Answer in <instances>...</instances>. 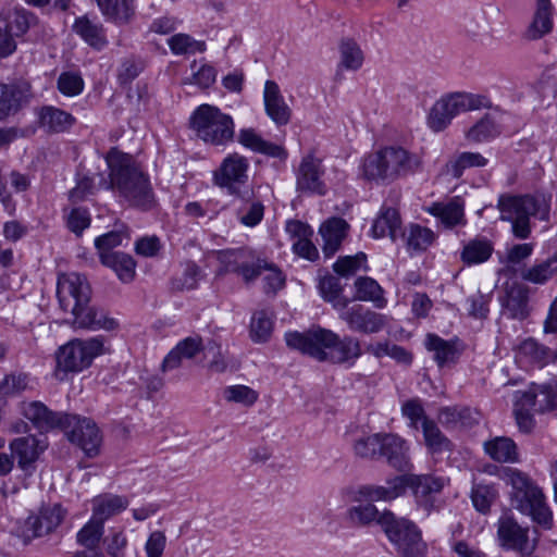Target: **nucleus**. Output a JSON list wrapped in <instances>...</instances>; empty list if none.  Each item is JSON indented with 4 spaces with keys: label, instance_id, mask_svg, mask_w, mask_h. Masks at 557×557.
Returning <instances> with one entry per match:
<instances>
[{
    "label": "nucleus",
    "instance_id": "f257e3e1",
    "mask_svg": "<svg viewBox=\"0 0 557 557\" xmlns=\"http://www.w3.org/2000/svg\"><path fill=\"white\" fill-rule=\"evenodd\" d=\"M286 345L318 361L351 367L361 357L360 342L352 336L341 337L335 332L313 325L306 332L285 334Z\"/></svg>",
    "mask_w": 557,
    "mask_h": 557
},
{
    "label": "nucleus",
    "instance_id": "f03ea898",
    "mask_svg": "<svg viewBox=\"0 0 557 557\" xmlns=\"http://www.w3.org/2000/svg\"><path fill=\"white\" fill-rule=\"evenodd\" d=\"M107 164L109 178H101L99 188L117 190L131 206L150 210L154 206V196L147 175L135 166L127 154L114 149L109 151Z\"/></svg>",
    "mask_w": 557,
    "mask_h": 557
},
{
    "label": "nucleus",
    "instance_id": "7ed1b4c3",
    "mask_svg": "<svg viewBox=\"0 0 557 557\" xmlns=\"http://www.w3.org/2000/svg\"><path fill=\"white\" fill-rule=\"evenodd\" d=\"M500 478L511 487L512 506L521 513L530 516L542 528L552 529L553 513L546 503V497L530 475L517 468L505 467Z\"/></svg>",
    "mask_w": 557,
    "mask_h": 557
},
{
    "label": "nucleus",
    "instance_id": "20e7f679",
    "mask_svg": "<svg viewBox=\"0 0 557 557\" xmlns=\"http://www.w3.org/2000/svg\"><path fill=\"white\" fill-rule=\"evenodd\" d=\"M500 220L511 224L516 238L527 239L531 235V218L548 220L549 200L544 195L502 194L497 200Z\"/></svg>",
    "mask_w": 557,
    "mask_h": 557
},
{
    "label": "nucleus",
    "instance_id": "39448f33",
    "mask_svg": "<svg viewBox=\"0 0 557 557\" xmlns=\"http://www.w3.org/2000/svg\"><path fill=\"white\" fill-rule=\"evenodd\" d=\"M421 165L417 154L401 147H385L366 156L362 160V176L376 183H392L401 176L416 172Z\"/></svg>",
    "mask_w": 557,
    "mask_h": 557
},
{
    "label": "nucleus",
    "instance_id": "423d86ee",
    "mask_svg": "<svg viewBox=\"0 0 557 557\" xmlns=\"http://www.w3.org/2000/svg\"><path fill=\"white\" fill-rule=\"evenodd\" d=\"M380 527L400 557H424L428 545L419 527L408 518L384 510Z\"/></svg>",
    "mask_w": 557,
    "mask_h": 557
},
{
    "label": "nucleus",
    "instance_id": "0eeeda50",
    "mask_svg": "<svg viewBox=\"0 0 557 557\" xmlns=\"http://www.w3.org/2000/svg\"><path fill=\"white\" fill-rule=\"evenodd\" d=\"M190 127L199 139L212 146H226L235 137L233 117L218 107L207 103L193 112Z\"/></svg>",
    "mask_w": 557,
    "mask_h": 557
},
{
    "label": "nucleus",
    "instance_id": "6e6552de",
    "mask_svg": "<svg viewBox=\"0 0 557 557\" xmlns=\"http://www.w3.org/2000/svg\"><path fill=\"white\" fill-rule=\"evenodd\" d=\"M490 108L492 101L485 95L454 92L442 97L433 104L428 116V125L434 132H442L460 113Z\"/></svg>",
    "mask_w": 557,
    "mask_h": 557
},
{
    "label": "nucleus",
    "instance_id": "1a4fd4ad",
    "mask_svg": "<svg viewBox=\"0 0 557 557\" xmlns=\"http://www.w3.org/2000/svg\"><path fill=\"white\" fill-rule=\"evenodd\" d=\"M104 352V339L95 336L88 339H72L55 352V375L78 373L88 368L92 360Z\"/></svg>",
    "mask_w": 557,
    "mask_h": 557
},
{
    "label": "nucleus",
    "instance_id": "9d476101",
    "mask_svg": "<svg viewBox=\"0 0 557 557\" xmlns=\"http://www.w3.org/2000/svg\"><path fill=\"white\" fill-rule=\"evenodd\" d=\"M220 267L218 275L235 273L246 284L255 282L261 274L267 260L249 248L224 249L216 251Z\"/></svg>",
    "mask_w": 557,
    "mask_h": 557
},
{
    "label": "nucleus",
    "instance_id": "9b49d317",
    "mask_svg": "<svg viewBox=\"0 0 557 557\" xmlns=\"http://www.w3.org/2000/svg\"><path fill=\"white\" fill-rule=\"evenodd\" d=\"M248 169L249 161L246 157L237 152L228 153L213 172V183L228 195L244 200L248 194L244 191L248 182Z\"/></svg>",
    "mask_w": 557,
    "mask_h": 557
},
{
    "label": "nucleus",
    "instance_id": "f8f14e48",
    "mask_svg": "<svg viewBox=\"0 0 557 557\" xmlns=\"http://www.w3.org/2000/svg\"><path fill=\"white\" fill-rule=\"evenodd\" d=\"M61 430L65 432L70 442L77 445L86 456L95 457L99 454L102 435L91 419L67 413Z\"/></svg>",
    "mask_w": 557,
    "mask_h": 557
},
{
    "label": "nucleus",
    "instance_id": "ddd939ff",
    "mask_svg": "<svg viewBox=\"0 0 557 557\" xmlns=\"http://www.w3.org/2000/svg\"><path fill=\"white\" fill-rule=\"evenodd\" d=\"M404 493L409 487L417 504L428 513L438 508L436 496L443 491L448 480L444 476L433 474H410L401 475Z\"/></svg>",
    "mask_w": 557,
    "mask_h": 557
},
{
    "label": "nucleus",
    "instance_id": "4468645a",
    "mask_svg": "<svg viewBox=\"0 0 557 557\" xmlns=\"http://www.w3.org/2000/svg\"><path fill=\"white\" fill-rule=\"evenodd\" d=\"M47 448V438L35 434L18 436L9 443L10 453L26 479L34 475L37 461Z\"/></svg>",
    "mask_w": 557,
    "mask_h": 557
},
{
    "label": "nucleus",
    "instance_id": "2eb2a0df",
    "mask_svg": "<svg viewBox=\"0 0 557 557\" xmlns=\"http://www.w3.org/2000/svg\"><path fill=\"white\" fill-rule=\"evenodd\" d=\"M57 297L60 307L72 314L90 300V286L84 275L78 273L61 274L57 283Z\"/></svg>",
    "mask_w": 557,
    "mask_h": 557
},
{
    "label": "nucleus",
    "instance_id": "dca6fc26",
    "mask_svg": "<svg viewBox=\"0 0 557 557\" xmlns=\"http://www.w3.org/2000/svg\"><path fill=\"white\" fill-rule=\"evenodd\" d=\"M324 173L321 159L313 153L302 157L295 172L297 191L318 196L326 195L327 187L323 181Z\"/></svg>",
    "mask_w": 557,
    "mask_h": 557
},
{
    "label": "nucleus",
    "instance_id": "f3484780",
    "mask_svg": "<svg viewBox=\"0 0 557 557\" xmlns=\"http://www.w3.org/2000/svg\"><path fill=\"white\" fill-rule=\"evenodd\" d=\"M497 539L505 549L533 553L536 540H530L529 528L521 527L510 513L500 516L497 522Z\"/></svg>",
    "mask_w": 557,
    "mask_h": 557
},
{
    "label": "nucleus",
    "instance_id": "a211bd4d",
    "mask_svg": "<svg viewBox=\"0 0 557 557\" xmlns=\"http://www.w3.org/2000/svg\"><path fill=\"white\" fill-rule=\"evenodd\" d=\"M339 318L347 323L351 331L364 334L379 333L388 323L385 314L372 311L361 305L348 307L346 302L343 304Z\"/></svg>",
    "mask_w": 557,
    "mask_h": 557
},
{
    "label": "nucleus",
    "instance_id": "6ab92c4d",
    "mask_svg": "<svg viewBox=\"0 0 557 557\" xmlns=\"http://www.w3.org/2000/svg\"><path fill=\"white\" fill-rule=\"evenodd\" d=\"M65 516L66 510L60 504L45 505L38 513L26 519L25 530L32 533V537L49 535L60 527Z\"/></svg>",
    "mask_w": 557,
    "mask_h": 557
},
{
    "label": "nucleus",
    "instance_id": "aec40b11",
    "mask_svg": "<svg viewBox=\"0 0 557 557\" xmlns=\"http://www.w3.org/2000/svg\"><path fill=\"white\" fill-rule=\"evenodd\" d=\"M379 458L383 457L387 463L399 472L412 469L407 441L394 433H382Z\"/></svg>",
    "mask_w": 557,
    "mask_h": 557
},
{
    "label": "nucleus",
    "instance_id": "412c9836",
    "mask_svg": "<svg viewBox=\"0 0 557 557\" xmlns=\"http://www.w3.org/2000/svg\"><path fill=\"white\" fill-rule=\"evenodd\" d=\"M72 29L84 42L98 51L109 44L107 29L97 16L85 14L76 17Z\"/></svg>",
    "mask_w": 557,
    "mask_h": 557
},
{
    "label": "nucleus",
    "instance_id": "4be33fe9",
    "mask_svg": "<svg viewBox=\"0 0 557 557\" xmlns=\"http://www.w3.org/2000/svg\"><path fill=\"white\" fill-rule=\"evenodd\" d=\"M22 414L40 431L61 429L67 413L54 412L44 403L34 400L22 404Z\"/></svg>",
    "mask_w": 557,
    "mask_h": 557
},
{
    "label": "nucleus",
    "instance_id": "5701e85b",
    "mask_svg": "<svg viewBox=\"0 0 557 557\" xmlns=\"http://www.w3.org/2000/svg\"><path fill=\"white\" fill-rule=\"evenodd\" d=\"M72 315L75 329L113 331L119 326V322L110 317L106 310L89 306V302L81 306Z\"/></svg>",
    "mask_w": 557,
    "mask_h": 557
},
{
    "label": "nucleus",
    "instance_id": "b1692460",
    "mask_svg": "<svg viewBox=\"0 0 557 557\" xmlns=\"http://www.w3.org/2000/svg\"><path fill=\"white\" fill-rule=\"evenodd\" d=\"M237 141L252 152L264 154L269 158L285 161L288 157L286 149L277 144L268 141L252 127L242 128L237 134Z\"/></svg>",
    "mask_w": 557,
    "mask_h": 557
},
{
    "label": "nucleus",
    "instance_id": "393cba45",
    "mask_svg": "<svg viewBox=\"0 0 557 557\" xmlns=\"http://www.w3.org/2000/svg\"><path fill=\"white\" fill-rule=\"evenodd\" d=\"M424 345L429 351L433 352V359L440 368L455 363L462 351L458 338L444 339L433 333L426 335Z\"/></svg>",
    "mask_w": 557,
    "mask_h": 557
},
{
    "label": "nucleus",
    "instance_id": "a878e982",
    "mask_svg": "<svg viewBox=\"0 0 557 557\" xmlns=\"http://www.w3.org/2000/svg\"><path fill=\"white\" fill-rule=\"evenodd\" d=\"M30 97L27 82L0 84V121L15 113Z\"/></svg>",
    "mask_w": 557,
    "mask_h": 557
},
{
    "label": "nucleus",
    "instance_id": "bb28decb",
    "mask_svg": "<svg viewBox=\"0 0 557 557\" xmlns=\"http://www.w3.org/2000/svg\"><path fill=\"white\" fill-rule=\"evenodd\" d=\"M264 108L268 116L277 125H286L290 121L292 110L284 100L278 85L267 81L263 90Z\"/></svg>",
    "mask_w": 557,
    "mask_h": 557
},
{
    "label": "nucleus",
    "instance_id": "cd10ccee",
    "mask_svg": "<svg viewBox=\"0 0 557 557\" xmlns=\"http://www.w3.org/2000/svg\"><path fill=\"white\" fill-rule=\"evenodd\" d=\"M487 163L488 160L480 152H457L449 157L442 170V173L454 180H459L467 170L484 168Z\"/></svg>",
    "mask_w": 557,
    "mask_h": 557
},
{
    "label": "nucleus",
    "instance_id": "c85d7f7f",
    "mask_svg": "<svg viewBox=\"0 0 557 557\" xmlns=\"http://www.w3.org/2000/svg\"><path fill=\"white\" fill-rule=\"evenodd\" d=\"M426 211L438 219L446 228H453L459 225L463 226L467 223L465 219V206L458 197L447 202H433Z\"/></svg>",
    "mask_w": 557,
    "mask_h": 557
},
{
    "label": "nucleus",
    "instance_id": "c756f323",
    "mask_svg": "<svg viewBox=\"0 0 557 557\" xmlns=\"http://www.w3.org/2000/svg\"><path fill=\"white\" fill-rule=\"evenodd\" d=\"M437 418L446 429H470L480 422V412L469 407H443Z\"/></svg>",
    "mask_w": 557,
    "mask_h": 557
},
{
    "label": "nucleus",
    "instance_id": "7c9ffc66",
    "mask_svg": "<svg viewBox=\"0 0 557 557\" xmlns=\"http://www.w3.org/2000/svg\"><path fill=\"white\" fill-rule=\"evenodd\" d=\"M107 22L122 26L135 16V0H94Z\"/></svg>",
    "mask_w": 557,
    "mask_h": 557
},
{
    "label": "nucleus",
    "instance_id": "2f4dec72",
    "mask_svg": "<svg viewBox=\"0 0 557 557\" xmlns=\"http://www.w3.org/2000/svg\"><path fill=\"white\" fill-rule=\"evenodd\" d=\"M516 356L520 361L543 368L549 362L557 360V350L553 351L530 337L519 344Z\"/></svg>",
    "mask_w": 557,
    "mask_h": 557
},
{
    "label": "nucleus",
    "instance_id": "473e14b6",
    "mask_svg": "<svg viewBox=\"0 0 557 557\" xmlns=\"http://www.w3.org/2000/svg\"><path fill=\"white\" fill-rule=\"evenodd\" d=\"M522 404L529 407H537L541 413L557 409V385L544 383L532 385V387L522 393Z\"/></svg>",
    "mask_w": 557,
    "mask_h": 557
},
{
    "label": "nucleus",
    "instance_id": "72a5a7b5",
    "mask_svg": "<svg viewBox=\"0 0 557 557\" xmlns=\"http://www.w3.org/2000/svg\"><path fill=\"white\" fill-rule=\"evenodd\" d=\"M357 494L368 503L373 502H391L404 495V485L401 475L394 476L386 481V485H362Z\"/></svg>",
    "mask_w": 557,
    "mask_h": 557
},
{
    "label": "nucleus",
    "instance_id": "f704fd0d",
    "mask_svg": "<svg viewBox=\"0 0 557 557\" xmlns=\"http://www.w3.org/2000/svg\"><path fill=\"white\" fill-rule=\"evenodd\" d=\"M202 350V341L200 337H186L180 341L176 346L170 350L162 362V370L169 371L182 366L183 360L193 359Z\"/></svg>",
    "mask_w": 557,
    "mask_h": 557
},
{
    "label": "nucleus",
    "instance_id": "c9c22d12",
    "mask_svg": "<svg viewBox=\"0 0 557 557\" xmlns=\"http://www.w3.org/2000/svg\"><path fill=\"white\" fill-rule=\"evenodd\" d=\"M347 230V222L341 218L329 219L320 226L325 257H332L339 249Z\"/></svg>",
    "mask_w": 557,
    "mask_h": 557
},
{
    "label": "nucleus",
    "instance_id": "e433bc0d",
    "mask_svg": "<svg viewBox=\"0 0 557 557\" xmlns=\"http://www.w3.org/2000/svg\"><path fill=\"white\" fill-rule=\"evenodd\" d=\"M502 304L511 319L524 320L530 313L528 288L521 284H512L506 289Z\"/></svg>",
    "mask_w": 557,
    "mask_h": 557
},
{
    "label": "nucleus",
    "instance_id": "4c0bfd02",
    "mask_svg": "<svg viewBox=\"0 0 557 557\" xmlns=\"http://www.w3.org/2000/svg\"><path fill=\"white\" fill-rule=\"evenodd\" d=\"M364 62V53L356 39L344 37L338 41L337 71H359Z\"/></svg>",
    "mask_w": 557,
    "mask_h": 557
},
{
    "label": "nucleus",
    "instance_id": "58836bf2",
    "mask_svg": "<svg viewBox=\"0 0 557 557\" xmlns=\"http://www.w3.org/2000/svg\"><path fill=\"white\" fill-rule=\"evenodd\" d=\"M129 505L125 496L103 494L92 500V517L104 524V521L122 512Z\"/></svg>",
    "mask_w": 557,
    "mask_h": 557
},
{
    "label": "nucleus",
    "instance_id": "ea45409f",
    "mask_svg": "<svg viewBox=\"0 0 557 557\" xmlns=\"http://www.w3.org/2000/svg\"><path fill=\"white\" fill-rule=\"evenodd\" d=\"M371 232L375 238L389 236L392 240H395L398 235H403L398 211L394 208L382 207L372 224Z\"/></svg>",
    "mask_w": 557,
    "mask_h": 557
},
{
    "label": "nucleus",
    "instance_id": "a19ab883",
    "mask_svg": "<svg viewBox=\"0 0 557 557\" xmlns=\"http://www.w3.org/2000/svg\"><path fill=\"white\" fill-rule=\"evenodd\" d=\"M500 133V125L486 113L465 132V138L471 144H482L495 139Z\"/></svg>",
    "mask_w": 557,
    "mask_h": 557
},
{
    "label": "nucleus",
    "instance_id": "79ce46f5",
    "mask_svg": "<svg viewBox=\"0 0 557 557\" xmlns=\"http://www.w3.org/2000/svg\"><path fill=\"white\" fill-rule=\"evenodd\" d=\"M484 451L497 462L516 463L519 461L517 444L506 436H496L484 443Z\"/></svg>",
    "mask_w": 557,
    "mask_h": 557
},
{
    "label": "nucleus",
    "instance_id": "37998d69",
    "mask_svg": "<svg viewBox=\"0 0 557 557\" xmlns=\"http://www.w3.org/2000/svg\"><path fill=\"white\" fill-rule=\"evenodd\" d=\"M39 120L41 126L52 133L65 132L76 122V119L71 113L52 106L41 108Z\"/></svg>",
    "mask_w": 557,
    "mask_h": 557
},
{
    "label": "nucleus",
    "instance_id": "c03bdc74",
    "mask_svg": "<svg viewBox=\"0 0 557 557\" xmlns=\"http://www.w3.org/2000/svg\"><path fill=\"white\" fill-rule=\"evenodd\" d=\"M553 28L550 0H536V11L528 27L527 37L536 40L550 33Z\"/></svg>",
    "mask_w": 557,
    "mask_h": 557
},
{
    "label": "nucleus",
    "instance_id": "a18cd8bd",
    "mask_svg": "<svg viewBox=\"0 0 557 557\" xmlns=\"http://www.w3.org/2000/svg\"><path fill=\"white\" fill-rule=\"evenodd\" d=\"M494 251L493 243L485 237H475L465 244L460 259L467 265H475L487 261Z\"/></svg>",
    "mask_w": 557,
    "mask_h": 557
},
{
    "label": "nucleus",
    "instance_id": "49530a36",
    "mask_svg": "<svg viewBox=\"0 0 557 557\" xmlns=\"http://www.w3.org/2000/svg\"><path fill=\"white\" fill-rule=\"evenodd\" d=\"M100 262L112 269L123 283H131L136 274V261L125 252H114V255H104Z\"/></svg>",
    "mask_w": 557,
    "mask_h": 557
},
{
    "label": "nucleus",
    "instance_id": "de8ad7c7",
    "mask_svg": "<svg viewBox=\"0 0 557 557\" xmlns=\"http://www.w3.org/2000/svg\"><path fill=\"white\" fill-rule=\"evenodd\" d=\"M355 299L373 302L374 307L377 309H383L386 307L387 300L384 297V290L372 277H358L355 282Z\"/></svg>",
    "mask_w": 557,
    "mask_h": 557
},
{
    "label": "nucleus",
    "instance_id": "09e8293b",
    "mask_svg": "<svg viewBox=\"0 0 557 557\" xmlns=\"http://www.w3.org/2000/svg\"><path fill=\"white\" fill-rule=\"evenodd\" d=\"M557 274V251L547 259L535 262L522 272L521 277L532 284L543 285Z\"/></svg>",
    "mask_w": 557,
    "mask_h": 557
},
{
    "label": "nucleus",
    "instance_id": "8fccbe9b",
    "mask_svg": "<svg viewBox=\"0 0 557 557\" xmlns=\"http://www.w3.org/2000/svg\"><path fill=\"white\" fill-rule=\"evenodd\" d=\"M15 37L23 36L30 27L37 24V16L25 9H15L4 18L0 20Z\"/></svg>",
    "mask_w": 557,
    "mask_h": 557
},
{
    "label": "nucleus",
    "instance_id": "3c124183",
    "mask_svg": "<svg viewBox=\"0 0 557 557\" xmlns=\"http://www.w3.org/2000/svg\"><path fill=\"white\" fill-rule=\"evenodd\" d=\"M383 511L380 512L376 506L371 503L358 504L349 507L346 517L350 524L355 527H367L373 522L380 525Z\"/></svg>",
    "mask_w": 557,
    "mask_h": 557
},
{
    "label": "nucleus",
    "instance_id": "603ef678",
    "mask_svg": "<svg viewBox=\"0 0 557 557\" xmlns=\"http://www.w3.org/2000/svg\"><path fill=\"white\" fill-rule=\"evenodd\" d=\"M128 227L121 224L115 230L102 234L95 239V247L100 260L104 255H114L113 248L123 245L124 240H129Z\"/></svg>",
    "mask_w": 557,
    "mask_h": 557
},
{
    "label": "nucleus",
    "instance_id": "864d4df0",
    "mask_svg": "<svg viewBox=\"0 0 557 557\" xmlns=\"http://www.w3.org/2000/svg\"><path fill=\"white\" fill-rule=\"evenodd\" d=\"M426 448L432 454H441L451 449L450 441L443 434L433 420H424L421 428Z\"/></svg>",
    "mask_w": 557,
    "mask_h": 557
},
{
    "label": "nucleus",
    "instance_id": "5fc2aeb1",
    "mask_svg": "<svg viewBox=\"0 0 557 557\" xmlns=\"http://www.w3.org/2000/svg\"><path fill=\"white\" fill-rule=\"evenodd\" d=\"M367 351L373 355L375 358H383L385 356L391 357L396 362L409 366L412 362V354L409 352L404 347L391 344L389 342H379L375 344H370L367 347Z\"/></svg>",
    "mask_w": 557,
    "mask_h": 557
},
{
    "label": "nucleus",
    "instance_id": "6e6d98bb",
    "mask_svg": "<svg viewBox=\"0 0 557 557\" xmlns=\"http://www.w3.org/2000/svg\"><path fill=\"white\" fill-rule=\"evenodd\" d=\"M497 496L498 492L493 484L483 483L473 484L470 495L473 507L483 515L490 512L491 506Z\"/></svg>",
    "mask_w": 557,
    "mask_h": 557
},
{
    "label": "nucleus",
    "instance_id": "4d7b16f0",
    "mask_svg": "<svg viewBox=\"0 0 557 557\" xmlns=\"http://www.w3.org/2000/svg\"><path fill=\"white\" fill-rule=\"evenodd\" d=\"M273 330V314L267 310L256 311L250 321V336L256 343L267 342Z\"/></svg>",
    "mask_w": 557,
    "mask_h": 557
},
{
    "label": "nucleus",
    "instance_id": "13d9d810",
    "mask_svg": "<svg viewBox=\"0 0 557 557\" xmlns=\"http://www.w3.org/2000/svg\"><path fill=\"white\" fill-rule=\"evenodd\" d=\"M32 377L28 373L13 371L0 380V395L13 396L30 387Z\"/></svg>",
    "mask_w": 557,
    "mask_h": 557
},
{
    "label": "nucleus",
    "instance_id": "bf43d9fd",
    "mask_svg": "<svg viewBox=\"0 0 557 557\" xmlns=\"http://www.w3.org/2000/svg\"><path fill=\"white\" fill-rule=\"evenodd\" d=\"M103 532L104 525L91 516L90 520L77 532L76 541L79 545L92 550L100 543Z\"/></svg>",
    "mask_w": 557,
    "mask_h": 557
},
{
    "label": "nucleus",
    "instance_id": "052dcab7",
    "mask_svg": "<svg viewBox=\"0 0 557 557\" xmlns=\"http://www.w3.org/2000/svg\"><path fill=\"white\" fill-rule=\"evenodd\" d=\"M237 219L248 227L258 225L264 215V206L259 200L246 199L236 211Z\"/></svg>",
    "mask_w": 557,
    "mask_h": 557
},
{
    "label": "nucleus",
    "instance_id": "680f3d73",
    "mask_svg": "<svg viewBox=\"0 0 557 557\" xmlns=\"http://www.w3.org/2000/svg\"><path fill=\"white\" fill-rule=\"evenodd\" d=\"M168 45L175 55L203 52L206 50L203 41H197L191 36L183 33L171 36L168 39Z\"/></svg>",
    "mask_w": 557,
    "mask_h": 557
},
{
    "label": "nucleus",
    "instance_id": "e2e57ef3",
    "mask_svg": "<svg viewBox=\"0 0 557 557\" xmlns=\"http://www.w3.org/2000/svg\"><path fill=\"white\" fill-rule=\"evenodd\" d=\"M382 433L360 436L355 440L352 449L357 457L376 459L380 454Z\"/></svg>",
    "mask_w": 557,
    "mask_h": 557
},
{
    "label": "nucleus",
    "instance_id": "0e129e2a",
    "mask_svg": "<svg viewBox=\"0 0 557 557\" xmlns=\"http://www.w3.org/2000/svg\"><path fill=\"white\" fill-rule=\"evenodd\" d=\"M202 277L200 268L193 261L186 262L184 271L180 276L172 281V287L175 290H190L198 286Z\"/></svg>",
    "mask_w": 557,
    "mask_h": 557
},
{
    "label": "nucleus",
    "instance_id": "69168bd1",
    "mask_svg": "<svg viewBox=\"0 0 557 557\" xmlns=\"http://www.w3.org/2000/svg\"><path fill=\"white\" fill-rule=\"evenodd\" d=\"M223 397L228 403L252 406L258 400V393L246 385H231L223 389Z\"/></svg>",
    "mask_w": 557,
    "mask_h": 557
},
{
    "label": "nucleus",
    "instance_id": "338daca9",
    "mask_svg": "<svg viewBox=\"0 0 557 557\" xmlns=\"http://www.w3.org/2000/svg\"><path fill=\"white\" fill-rule=\"evenodd\" d=\"M435 235L426 227L411 225L407 235L408 249L414 251L425 250L433 242Z\"/></svg>",
    "mask_w": 557,
    "mask_h": 557
},
{
    "label": "nucleus",
    "instance_id": "774afa93",
    "mask_svg": "<svg viewBox=\"0 0 557 557\" xmlns=\"http://www.w3.org/2000/svg\"><path fill=\"white\" fill-rule=\"evenodd\" d=\"M90 223L91 216L87 208L74 207L66 214V227L76 236H82Z\"/></svg>",
    "mask_w": 557,
    "mask_h": 557
}]
</instances>
